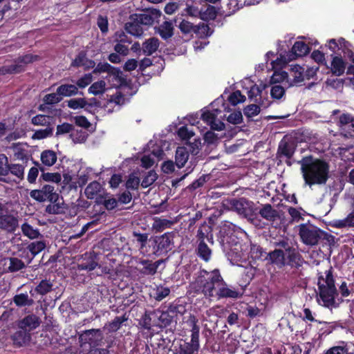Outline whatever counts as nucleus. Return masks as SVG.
I'll use <instances>...</instances> for the list:
<instances>
[{"label":"nucleus","mask_w":354,"mask_h":354,"mask_svg":"<svg viewBox=\"0 0 354 354\" xmlns=\"http://www.w3.org/2000/svg\"><path fill=\"white\" fill-rule=\"evenodd\" d=\"M299 163L301 165V171L305 185L311 187L314 185L326 183L328 178V165L319 159L312 156L303 158Z\"/></svg>","instance_id":"f257e3e1"},{"label":"nucleus","mask_w":354,"mask_h":354,"mask_svg":"<svg viewBox=\"0 0 354 354\" xmlns=\"http://www.w3.org/2000/svg\"><path fill=\"white\" fill-rule=\"evenodd\" d=\"M317 285L319 290L318 303L327 308L335 307L337 290L330 270L326 271L323 275L319 277Z\"/></svg>","instance_id":"f03ea898"},{"label":"nucleus","mask_w":354,"mask_h":354,"mask_svg":"<svg viewBox=\"0 0 354 354\" xmlns=\"http://www.w3.org/2000/svg\"><path fill=\"white\" fill-rule=\"evenodd\" d=\"M224 111H230L228 104L224 102L223 98H217L208 109L203 111L201 118L212 129L221 131L224 129L225 124L221 120L222 117H218V115Z\"/></svg>","instance_id":"7ed1b4c3"},{"label":"nucleus","mask_w":354,"mask_h":354,"mask_svg":"<svg viewBox=\"0 0 354 354\" xmlns=\"http://www.w3.org/2000/svg\"><path fill=\"white\" fill-rule=\"evenodd\" d=\"M222 284L223 278L218 270H214L210 272L203 271L196 281L198 290L201 291L208 297L216 295L218 287Z\"/></svg>","instance_id":"20e7f679"},{"label":"nucleus","mask_w":354,"mask_h":354,"mask_svg":"<svg viewBox=\"0 0 354 354\" xmlns=\"http://www.w3.org/2000/svg\"><path fill=\"white\" fill-rule=\"evenodd\" d=\"M248 247L241 244H236L228 252V258L233 265L241 266V263L246 261L249 255L253 259H259L263 257L262 249L257 245H252L250 253L247 251Z\"/></svg>","instance_id":"39448f33"},{"label":"nucleus","mask_w":354,"mask_h":354,"mask_svg":"<svg viewBox=\"0 0 354 354\" xmlns=\"http://www.w3.org/2000/svg\"><path fill=\"white\" fill-rule=\"evenodd\" d=\"M299 235L304 243L315 245L321 238V231L313 225L302 224L299 226Z\"/></svg>","instance_id":"423d86ee"},{"label":"nucleus","mask_w":354,"mask_h":354,"mask_svg":"<svg viewBox=\"0 0 354 354\" xmlns=\"http://www.w3.org/2000/svg\"><path fill=\"white\" fill-rule=\"evenodd\" d=\"M30 196L39 202L48 201L50 203H56L59 199V194L50 185H46L41 189L31 191Z\"/></svg>","instance_id":"0eeeda50"},{"label":"nucleus","mask_w":354,"mask_h":354,"mask_svg":"<svg viewBox=\"0 0 354 354\" xmlns=\"http://www.w3.org/2000/svg\"><path fill=\"white\" fill-rule=\"evenodd\" d=\"M234 210L240 215L243 216L248 219L252 221L255 214L256 209L252 201H249L245 198H241L235 200L232 203Z\"/></svg>","instance_id":"6e6552de"},{"label":"nucleus","mask_w":354,"mask_h":354,"mask_svg":"<svg viewBox=\"0 0 354 354\" xmlns=\"http://www.w3.org/2000/svg\"><path fill=\"white\" fill-rule=\"evenodd\" d=\"M327 46L333 53L341 50L345 56L348 57H351L353 55V51L351 49L350 43L342 37H340L338 39H329Z\"/></svg>","instance_id":"1a4fd4ad"},{"label":"nucleus","mask_w":354,"mask_h":354,"mask_svg":"<svg viewBox=\"0 0 354 354\" xmlns=\"http://www.w3.org/2000/svg\"><path fill=\"white\" fill-rule=\"evenodd\" d=\"M288 87L299 86L304 81V68L299 65H291L288 72Z\"/></svg>","instance_id":"9d476101"},{"label":"nucleus","mask_w":354,"mask_h":354,"mask_svg":"<svg viewBox=\"0 0 354 354\" xmlns=\"http://www.w3.org/2000/svg\"><path fill=\"white\" fill-rule=\"evenodd\" d=\"M102 338V333L100 330L91 329L85 331L80 336V340L82 345L88 344L90 347L97 344Z\"/></svg>","instance_id":"9b49d317"},{"label":"nucleus","mask_w":354,"mask_h":354,"mask_svg":"<svg viewBox=\"0 0 354 354\" xmlns=\"http://www.w3.org/2000/svg\"><path fill=\"white\" fill-rule=\"evenodd\" d=\"M40 324L39 318L35 315H29L20 320L18 326L20 329L30 332L37 328Z\"/></svg>","instance_id":"f8f14e48"},{"label":"nucleus","mask_w":354,"mask_h":354,"mask_svg":"<svg viewBox=\"0 0 354 354\" xmlns=\"http://www.w3.org/2000/svg\"><path fill=\"white\" fill-rule=\"evenodd\" d=\"M10 174L15 176V178L12 179L10 175H8L6 178H0V180L8 183H12L13 182L18 183L24 177V168L22 165L18 164L10 165L9 174Z\"/></svg>","instance_id":"ddd939ff"},{"label":"nucleus","mask_w":354,"mask_h":354,"mask_svg":"<svg viewBox=\"0 0 354 354\" xmlns=\"http://www.w3.org/2000/svg\"><path fill=\"white\" fill-rule=\"evenodd\" d=\"M163 151L159 148L154 149L151 153L145 154L141 158L142 166L146 169L151 167L156 161L162 158Z\"/></svg>","instance_id":"4468645a"},{"label":"nucleus","mask_w":354,"mask_h":354,"mask_svg":"<svg viewBox=\"0 0 354 354\" xmlns=\"http://www.w3.org/2000/svg\"><path fill=\"white\" fill-rule=\"evenodd\" d=\"M330 69L333 75L337 76L342 75L346 69V62L341 56L332 55V61Z\"/></svg>","instance_id":"2eb2a0df"},{"label":"nucleus","mask_w":354,"mask_h":354,"mask_svg":"<svg viewBox=\"0 0 354 354\" xmlns=\"http://www.w3.org/2000/svg\"><path fill=\"white\" fill-rule=\"evenodd\" d=\"M310 50L308 46L304 41H297L295 42L291 50V57L289 59H295L297 57H301L306 55Z\"/></svg>","instance_id":"dca6fc26"},{"label":"nucleus","mask_w":354,"mask_h":354,"mask_svg":"<svg viewBox=\"0 0 354 354\" xmlns=\"http://www.w3.org/2000/svg\"><path fill=\"white\" fill-rule=\"evenodd\" d=\"M332 227L336 228H348L354 227V209L342 219H335L331 221Z\"/></svg>","instance_id":"f3484780"},{"label":"nucleus","mask_w":354,"mask_h":354,"mask_svg":"<svg viewBox=\"0 0 354 354\" xmlns=\"http://www.w3.org/2000/svg\"><path fill=\"white\" fill-rule=\"evenodd\" d=\"M216 295L218 297L238 298L241 294L235 289L229 288L223 281V284L219 286Z\"/></svg>","instance_id":"a211bd4d"},{"label":"nucleus","mask_w":354,"mask_h":354,"mask_svg":"<svg viewBox=\"0 0 354 354\" xmlns=\"http://www.w3.org/2000/svg\"><path fill=\"white\" fill-rule=\"evenodd\" d=\"M67 106L72 109L76 110L79 109H84L88 111L92 107V104L88 102L85 98L78 97L72 98L66 102Z\"/></svg>","instance_id":"6ab92c4d"},{"label":"nucleus","mask_w":354,"mask_h":354,"mask_svg":"<svg viewBox=\"0 0 354 354\" xmlns=\"http://www.w3.org/2000/svg\"><path fill=\"white\" fill-rule=\"evenodd\" d=\"M189 153L187 149L184 147H179L176 151L175 162L178 168H182L185 166L189 158Z\"/></svg>","instance_id":"aec40b11"},{"label":"nucleus","mask_w":354,"mask_h":354,"mask_svg":"<svg viewBox=\"0 0 354 354\" xmlns=\"http://www.w3.org/2000/svg\"><path fill=\"white\" fill-rule=\"evenodd\" d=\"M150 24H126L125 29L129 34L140 37L144 34V32L147 29L145 26H147Z\"/></svg>","instance_id":"412c9836"},{"label":"nucleus","mask_w":354,"mask_h":354,"mask_svg":"<svg viewBox=\"0 0 354 354\" xmlns=\"http://www.w3.org/2000/svg\"><path fill=\"white\" fill-rule=\"evenodd\" d=\"M14 344L18 346H23L28 344L30 340L29 332L21 329L17 331L12 337Z\"/></svg>","instance_id":"4be33fe9"},{"label":"nucleus","mask_w":354,"mask_h":354,"mask_svg":"<svg viewBox=\"0 0 354 354\" xmlns=\"http://www.w3.org/2000/svg\"><path fill=\"white\" fill-rule=\"evenodd\" d=\"M260 215L268 221H274L278 217V212L270 204H266L259 210Z\"/></svg>","instance_id":"5701e85b"},{"label":"nucleus","mask_w":354,"mask_h":354,"mask_svg":"<svg viewBox=\"0 0 354 354\" xmlns=\"http://www.w3.org/2000/svg\"><path fill=\"white\" fill-rule=\"evenodd\" d=\"M159 44V40L155 37L146 40L142 44L143 53L147 55H152L158 50Z\"/></svg>","instance_id":"b1692460"},{"label":"nucleus","mask_w":354,"mask_h":354,"mask_svg":"<svg viewBox=\"0 0 354 354\" xmlns=\"http://www.w3.org/2000/svg\"><path fill=\"white\" fill-rule=\"evenodd\" d=\"M17 224V220L12 216H4L0 218V227L8 232L14 231Z\"/></svg>","instance_id":"393cba45"},{"label":"nucleus","mask_w":354,"mask_h":354,"mask_svg":"<svg viewBox=\"0 0 354 354\" xmlns=\"http://www.w3.org/2000/svg\"><path fill=\"white\" fill-rule=\"evenodd\" d=\"M156 32L158 33L162 39H167L173 35L174 27L172 24H159L154 27Z\"/></svg>","instance_id":"a878e982"},{"label":"nucleus","mask_w":354,"mask_h":354,"mask_svg":"<svg viewBox=\"0 0 354 354\" xmlns=\"http://www.w3.org/2000/svg\"><path fill=\"white\" fill-rule=\"evenodd\" d=\"M155 17H160V12L158 10H154L149 13L145 12L139 15H135L136 18L133 19V22H155Z\"/></svg>","instance_id":"bb28decb"},{"label":"nucleus","mask_w":354,"mask_h":354,"mask_svg":"<svg viewBox=\"0 0 354 354\" xmlns=\"http://www.w3.org/2000/svg\"><path fill=\"white\" fill-rule=\"evenodd\" d=\"M40 158L43 165L47 167H51L56 162L57 157L55 151L52 150H45L41 153Z\"/></svg>","instance_id":"cd10ccee"},{"label":"nucleus","mask_w":354,"mask_h":354,"mask_svg":"<svg viewBox=\"0 0 354 354\" xmlns=\"http://www.w3.org/2000/svg\"><path fill=\"white\" fill-rule=\"evenodd\" d=\"M57 93L61 97H70L77 94L78 88L73 84H62L57 88Z\"/></svg>","instance_id":"c85d7f7f"},{"label":"nucleus","mask_w":354,"mask_h":354,"mask_svg":"<svg viewBox=\"0 0 354 354\" xmlns=\"http://www.w3.org/2000/svg\"><path fill=\"white\" fill-rule=\"evenodd\" d=\"M104 72H108L110 73V77L113 75L115 77H118L119 75L120 71L116 70L115 68L112 67L108 63H100L97 64L95 68L93 71L94 73H101Z\"/></svg>","instance_id":"c756f323"},{"label":"nucleus","mask_w":354,"mask_h":354,"mask_svg":"<svg viewBox=\"0 0 354 354\" xmlns=\"http://www.w3.org/2000/svg\"><path fill=\"white\" fill-rule=\"evenodd\" d=\"M200 18L206 22L210 20H214L217 15V10L213 6L208 5L205 10H201L199 12Z\"/></svg>","instance_id":"7c9ffc66"},{"label":"nucleus","mask_w":354,"mask_h":354,"mask_svg":"<svg viewBox=\"0 0 354 354\" xmlns=\"http://www.w3.org/2000/svg\"><path fill=\"white\" fill-rule=\"evenodd\" d=\"M102 189L101 185L96 181L91 183L85 189V194L87 198L93 199L100 194Z\"/></svg>","instance_id":"2f4dec72"},{"label":"nucleus","mask_w":354,"mask_h":354,"mask_svg":"<svg viewBox=\"0 0 354 354\" xmlns=\"http://www.w3.org/2000/svg\"><path fill=\"white\" fill-rule=\"evenodd\" d=\"M170 289L163 286H157L153 290V297L156 301H162L170 294Z\"/></svg>","instance_id":"473e14b6"},{"label":"nucleus","mask_w":354,"mask_h":354,"mask_svg":"<svg viewBox=\"0 0 354 354\" xmlns=\"http://www.w3.org/2000/svg\"><path fill=\"white\" fill-rule=\"evenodd\" d=\"M270 82L272 84L282 82L284 85L288 86V72L279 71L278 69L274 70V72L271 77Z\"/></svg>","instance_id":"72a5a7b5"},{"label":"nucleus","mask_w":354,"mask_h":354,"mask_svg":"<svg viewBox=\"0 0 354 354\" xmlns=\"http://www.w3.org/2000/svg\"><path fill=\"white\" fill-rule=\"evenodd\" d=\"M199 344L190 342H185L180 346V354H196L198 351Z\"/></svg>","instance_id":"f704fd0d"},{"label":"nucleus","mask_w":354,"mask_h":354,"mask_svg":"<svg viewBox=\"0 0 354 354\" xmlns=\"http://www.w3.org/2000/svg\"><path fill=\"white\" fill-rule=\"evenodd\" d=\"M140 263L143 266L142 272L145 274H154L160 265L159 261L151 263L147 260L141 261Z\"/></svg>","instance_id":"c9c22d12"},{"label":"nucleus","mask_w":354,"mask_h":354,"mask_svg":"<svg viewBox=\"0 0 354 354\" xmlns=\"http://www.w3.org/2000/svg\"><path fill=\"white\" fill-rule=\"evenodd\" d=\"M105 91L106 82L104 80L97 81L88 88V93L94 95L102 94Z\"/></svg>","instance_id":"e433bc0d"},{"label":"nucleus","mask_w":354,"mask_h":354,"mask_svg":"<svg viewBox=\"0 0 354 354\" xmlns=\"http://www.w3.org/2000/svg\"><path fill=\"white\" fill-rule=\"evenodd\" d=\"M194 32L203 37L209 36L212 33V30L208 24H199L198 26H195Z\"/></svg>","instance_id":"4c0bfd02"},{"label":"nucleus","mask_w":354,"mask_h":354,"mask_svg":"<svg viewBox=\"0 0 354 354\" xmlns=\"http://www.w3.org/2000/svg\"><path fill=\"white\" fill-rule=\"evenodd\" d=\"M270 259L272 263L280 266L285 264L284 253L281 250H275L270 252Z\"/></svg>","instance_id":"58836bf2"},{"label":"nucleus","mask_w":354,"mask_h":354,"mask_svg":"<svg viewBox=\"0 0 354 354\" xmlns=\"http://www.w3.org/2000/svg\"><path fill=\"white\" fill-rule=\"evenodd\" d=\"M21 230L25 236L31 239L37 238L40 234L38 230L33 228L28 223L22 225Z\"/></svg>","instance_id":"ea45409f"},{"label":"nucleus","mask_w":354,"mask_h":354,"mask_svg":"<svg viewBox=\"0 0 354 354\" xmlns=\"http://www.w3.org/2000/svg\"><path fill=\"white\" fill-rule=\"evenodd\" d=\"M13 301L17 306H30L32 303V300L29 299L28 295L24 293L15 295Z\"/></svg>","instance_id":"a19ab883"},{"label":"nucleus","mask_w":354,"mask_h":354,"mask_svg":"<svg viewBox=\"0 0 354 354\" xmlns=\"http://www.w3.org/2000/svg\"><path fill=\"white\" fill-rule=\"evenodd\" d=\"M8 158L4 154H0V176L6 178L9 175Z\"/></svg>","instance_id":"79ce46f5"},{"label":"nucleus","mask_w":354,"mask_h":354,"mask_svg":"<svg viewBox=\"0 0 354 354\" xmlns=\"http://www.w3.org/2000/svg\"><path fill=\"white\" fill-rule=\"evenodd\" d=\"M52 118L45 115H37L32 118V123L35 125L48 126Z\"/></svg>","instance_id":"37998d69"},{"label":"nucleus","mask_w":354,"mask_h":354,"mask_svg":"<svg viewBox=\"0 0 354 354\" xmlns=\"http://www.w3.org/2000/svg\"><path fill=\"white\" fill-rule=\"evenodd\" d=\"M8 261L9 262L8 270L10 272L18 271V270L22 269L25 266L24 262L17 258H15V257L10 258V259H8Z\"/></svg>","instance_id":"c03bdc74"},{"label":"nucleus","mask_w":354,"mask_h":354,"mask_svg":"<svg viewBox=\"0 0 354 354\" xmlns=\"http://www.w3.org/2000/svg\"><path fill=\"white\" fill-rule=\"evenodd\" d=\"M198 252L199 256L205 261L209 259L211 250L203 241L198 245Z\"/></svg>","instance_id":"a18cd8bd"},{"label":"nucleus","mask_w":354,"mask_h":354,"mask_svg":"<svg viewBox=\"0 0 354 354\" xmlns=\"http://www.w3.org/2000/svg\"><path fill=\"white\" fill-rule=\"evenodd\" d=\"M228 100L232 105L236 106L239 103L245 102V97L239 91H236L230 95Z\"/></svg>","instance_id":"49530a36"},{"label":"nucleus","mask_w":354,"mask_h":354,"mask_svg":"<svg viewBox=\"0 0 354 354\" xmlns=\"http://www.w3.org/2000/svg\"><path fill=\"white\" fill-rule=\"evenodd\" d=\"M177 135L181 140H188L194 136V133L186 126H183L178 129Z\"/></svg>","instance_id":"de8ad7c7"},{"label":"nucleus","mask_w":354,"mask_h":354,"mask_svg":"<svg viewBox=\"0 0 354 354\" xmlns=\"http://www.w3.org/2000/svg\"><path fill=\"white\" fill-rule=\"evenodd\" d=\"M158 176L154 171H149L141 183L143 187H148L151 185L157 179Z\"/></svg>","instance_id":"09e8293b"},{"label":"nucleus","mask_w":354,"mask_h":354,"mask_svg":"<svg viewBox=\"0 0 354 354\" xmlns=\"http://www.w3.org/2000/svg\"><path fill=\"white\" fill-rule=\"evenodd\" d=\"M53 133V129L47 127L45 129L35 131L32 138L33 139L41 140L49 137Z\"/></svg>","instance_id":"8fccbe9b"},{"label":"nucleus","mask_w":354,"mask_h":354,"mask_svg":"<svg viewBox=\"0 0 354 354\" xmlns=\"http://www.w3.org/2000/svg\"><path fill=\"white\" fill-rule=\"evenodd\" d=\"M243 112L246 117L252 118L260 113V107L257 104H250L244 109Z\"/></svg>","instance_id":"3c124183"},{"label":"nucleus","mask_w":354,"mask_h":354,"mask_svg":"<svg viewBox=\"0 0 354 354\" xmlns=\"http://www.w3.org/2000/svg\"><path fill=\"white\" fill-rule=\"evenodd\" d=\"M46 247V244L43 241L33 242L29 245L28 249L30 252L33 254L36 255L41 251H42Z\"/></svg>","instance_id":"603ef678"},{"label":"nucleus","mask_w":354,"mask_h":354,"mask_svg":"<svg viewBox=\"0 0 354 354\" xmlns=\"http://www.w3.org/2000/svg\"><path fill=\"white\" fill-rule=\"evenodd\" d=\"M271 96L274 99L279 100L285 94V89L280 85H274L270 91Z\"/></svg>","instance_id":"864d4df0"},{"label":"nucleus","mask_w":354,"mask_h":354,"mask_svg":"<svg viewBox=\"0 0 354 354\" xmlns=\"http://www.w3.org/2000/svg\"><path fill=\"white\" fill-rule=\"evenodd\" d=\"M227 120L233 124H240L243 120L241 112L240 111H234L227 116Z\"/></svg>","instance_id":"5fc2aeb1"},{"label":"nucleus","mask_w":354,"mask_h":354,"mask_svg":"<svg viewBox=\"0 0 354 354\" xmlns=\"http://www.w3.org/2000/svg\"><path fill=\"white\" fill-rule=\"evenodd\" d=\"M62 99L61 95L57 92L46 95L44 97V102L48 104H53L59 102Z\"/></svg>","instance_id":"6e6d98bb"},{"label":"nucleus","mask_w":354,"mask_h":354,"mask_svg":"<svg viewBox=\"0 0 354 354\" xmlns=\"http://www.w3.org/2000/svg\"><path fill=\"white\" fill-rule=\"evenodd\" d=\"M43 179L46 182H53L58 183L62 180V176L59 173H44L42 174Z\"/></svg>","instance_id":"4d7b16f0"},{"label":"nucleus","mask_w":354,"mask_h":354,"mask_svg":"<svg viewBox=\"0 0 354 354\" xmlns=\"http://www.w3.org/2000/svg\"><path fill=\"white\" fill-rule=\"evenodd\" d=\"M52 284L48 281H41L37 286L36 290L41 295H45L51 290Z\"/></svg>","instance_id":"13d9d810"},{"label":"nucleus","mask_w":354,"mask_h":354,"mask_svg":"<svg viewBox=\"0 0 354 354\" xmlns=\"http://www.w3.org/2000/svg\"><path fill=\"white\" fill-rule=\"evenodd\" d=\"M140 184V179L134 174H131L126 183L127 189H136Z\"/></svg>","instance_id":"bf43d9fd"},{"label":"nucleus","mask_w":354,"mask_h":354,"mask_svg":"<svg viewBox=\"0 0 354 354\" xmlns=\"http://www.w3.org/2000/svg\"><path fill=\"white\" fill-rule=\"evenodd\" d=\"M288 62V59H287L284 56L281 55L280 57H277L274 61H272L271 64L272 69H279L282 68L283 66H285Z\"/></svg>","instance_id":"052dcab7"},{"label":"nucleus","mask_w":354,"mask_h":354,"mask_svg":"<svg viewBox=\"0 0 354 354\" xmlns=\"http://www.w3.org/2000/svg\"><path fill=\"white\" fill-rule=\"evenodd\" d=\"M279 151H280L281 153L283 154L284 156H286L287 157H290L293 154V152H294L292 147L286 142H284V143L281 142L279 145Z\"/></svg>","instance_id":"680f3d73"},{"label":"nucleus","mask_w":354,"mask_h":354,"mask_svg":"<svg viewBox=\"0 0 354 354\" xmlns=\"http://www.w3.org/2000/svg\"><path fill=\"white\" fill-rule=\"evenodd\" d=\"M93 80V76L91 74H86L81 78H80L77 82V85L80 88H85Z\"/></svg>","instance_id":"e2e57ef3"},{"label":"nucleus","mask_w":354,"mask_h":354,"mask_svg":"<svg viewBox=\"0 0 354 354\" xmlns=\"http://www.w3.org/2000/svg\"><path fill=\"white\" fill-rule=\"evenodd\" d=\"M97 266V263L95 262L94 260H91L88 263L79 264L78 269L81 270H86L88 271H91L93 270Z\"/></svg>","instance_id":"0e129e2a"},{"label":"nucleus","mask_w":354,"mask_h":354,"mask_svg":"<svg viewBox=\"0 0 354 354\" xmlns=\"http://www.w3.org/2000/svg\"><path fill=\"white\" fill-rule=\"evenodd\" d=\"M74 121L77 125L84 128H88L90 126V122L88 120L86 117L82 115L75 117Z\"/></svg>","instance_id":"69168bd1"},{"label":"nucleus","mask_w":354,"mask_h":354,"mask_svg":"<svg viewBox=\"0 0 354 354\" xmlns=\"http://www.w3.org/2000/svg\"><path fill=\"white\" fill-rule=\"evenodd\" d=\"M73 126L68 123H64L61 125H58L57 127V134H64L71 131Z\"/></svg>","instance_id":"338daca9"},{"label":"nucleus","mask_w":354,"mask_h":354,"mask_svg":"<svg viewBox=\"0 0 354 354\" xmlns=\"http://www.w3.org/2000/svg\"><path fill=\"white\" fill-rule=\"evenodd\" d=\"M311 57L319 64L325 63V55L319 50H314L311 54Z\"/></svg>","instance_id":"774afa93"}]
</instances>
